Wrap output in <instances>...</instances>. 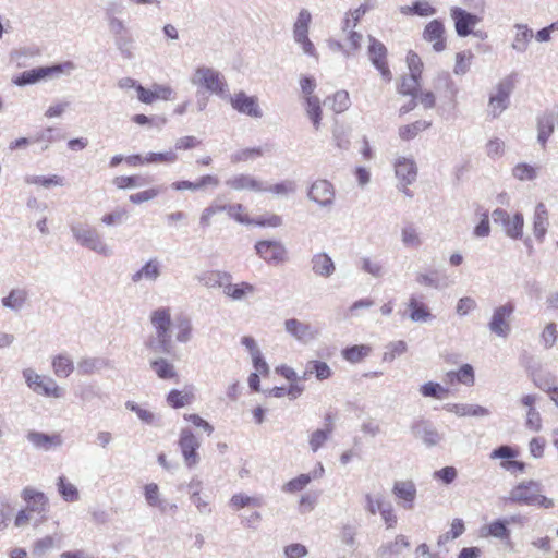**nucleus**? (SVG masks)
<instances>
[{
  "mask_svg": "<svg viewBox=\"0 0 558 558\" xmlns=\"http://www.w3.org/2000/svg\"><path fill=\"white\" fill-rule=\"evenodd\" d=\"M191 83L222 99H229L235 110L244 112V93L240 92L235 98H232L223 75L216 69L198 66L191 77Z\"/></svg>",
  "mask_w": 558,
  "mask_h": 558,
  "instance_id": "nucleus-1",
  "label": "nucleus"
},
{
  "mask_svg": "<svg viewBox=\"0 0 558 558\" xmlns=\"http://www.w3.org/2000/svg\"><path fill=\"white\" fill-rule=\"evenodd\" d=\"M150 323L155 328L156 335L151 336L146 347L158 354H170L173 350V344L170 335L171 326V312L169 307H159L151 312Z\"/></svg>",
  "mask_w": 558,
  "mask_h": 558,
  "instance_id": "nucleus-2",
  "label": "nucleus"
},
{
  "mask_svg": "<svg viewBox=\"0 0 558 558\" xmlns=\"http://www.w3.org/2000/svg\"><path fill=\"white\" fill-rule=\"evenodd\" d=\"M75 69L76 65L72 61H65L49 66H38L22 72L20 75L13 78V83L17 86L32 85L38 83L41 80L58 77L61 74L69 75Z\"/></svg>",
  "mask_w": 558,
  "mask_h": 558,
  "instance_id": "nucleus-3",
  "label": "nucleus"
},
{
  "mask_svg": "<svg viewBox=\"0 0 558 558\" xmlns=\"http://www.w3.org/2000/svg\"><path fill=\"white\" fill-rule=\"evenodd\" d=\"M71 232L82 246L106 257L112 255V248L102 241L99 232L95 228L77 223L71 227Z\"/></svg>",
  "mask_w": 558,
  "mask_h": 558,
  "instance_id": "nucleus-4",
  "label": "nucleus"
},
{
  "mask_svg": "<svg viewBox=\"0 0 558 558\" xmlns=\"http://www.w3.org/2000/svg\"><path fill=\"white\" fill-rule=\"evenodd\" d=\"M514 89V82L512 76H506L495 87V93L489 96L488 114L496 119L498 118L510 104V95Z\"/></svg>",
  "mask_w": 558,
  "mask_h": 558,
  "instance_id": "nucleus-5",
  "label": "nucleus"
},
{
  "mask_svg": "<svg viewBox=\"0 0 558 558\" xmlns=\"http://www.w3.org/2000/svg\"><path fill=\"white\" fill-rule=\"evenodd\" d=\"M492 217L495 223H500L504 228L507 236L518 240L522 238L524 218L521 213H515L513 217L501 208H497L492 213Z\"/></svg>",
  "mask_w": 558,
  "mask_h": 558,
  "instance_id": "nucleus-6",
  "label": "nucleus"
},
{
  "mask_svg": "<svg viewBox=\"0 0 558 558\" xmlns=\"http://www.w3.org/2000/svg\"><path fill=\"white\" fill-rule=\"evenodd\" d=\"M257 255L268 264L279 265L288 260L286 246L279 241L263 240L256 243Z\"/></svg>",
  "mask_w": 558,
  "mask_h": 558,
  "instance_id": "nucleus-7",
  "label": "nucleus"
},
{
  "mask_svg": "<svg viewBox=\"0 0 558 558\" xmlns=\"http://www.w3.org/2000/svg\"><path fill=\"white\" fill-rule=\"evenodd\" d=\"M541 484L534 481L522 482L514 486L509 495V501L526 506H536Z\"/></svg>",
  "mask_w": 558,
  "mask_h": 558,
  "instance_id": "nucleus-8",
  "label": "nucleus"
},
{
  "mask_svg": "<svg viewBox=\"0 0 558 558\" xmlns=\"http://www.w3.org/2000/svg\"><path fill=\"white\" fill-rule=\"evenodd\" d=\"M411 432L415 438L428 447L438 446L444 440V435L438 432L435 425L426 420H420L412 424Z\"/></svg>",
  "mask_w": 558,
  "mask_h": 558,
  "instance_id": "nucleus-9",
  "label": "nucleus"
},
{
  "mask_svg": "<svg viewBox=\"0 0 558 558\" xmlns=\"http://www.w3.org/2000/svg\"><path fill=\"white\" fill-rule=\"evenodd\" d=\"M368 57L372 64L380 72L381 77L390 82L392 74L387 65V49L383 43L369 36Z\"/></svg>",
  "mask_w": 558,
  "mask_h": 558,
  "instance_id": "nucleus-10",
  "label": "nucleus"
},
{
  "mask_svg": "<svg viewBox=\"0 0 558 558\" xmlns=\"http://www.w3.org/2000/svg\"><path fill=\"white\" fill-rule=\"evenodd\" d=\"M513 311L514 307L511 304L496 307L488 324L490 332L498 337L507 338L510 333L509 318Z\"/></svg>",
  "mask_w": 558,
  "mask_h": 558,
  "instance_id": "nucleus-11",
  "label": "nucleus"
},
{
  "mask_svg": "<svg viewBox=\"0 0 558 558\" xmlns=\"http://www.w3.org/2000/svg\"><path fill=\"white\" fill-rule=\"evenodd\" d=\"M307 197L320 207H331L335 203V187L327 180H316L312 183Z\"/></svg>",
  "mask_w": 558,
  "mask_h": 558,
  "instance_id": "nucleus-12",
  "label": "nucleus"
},
{
  "mask_svg": "<svg viewBox=\"0 0 558 558\" xmlns=\"http://www.w3.org/2000/svg\"><path fill=\"white\" fill-rule=\"evenodd\" d=\"M450 16L454 22L456 32L460 37L469 36L472 33V28L481 21L477 15L459 7H452L450 9Z\"/></svg>",
  "mask_w": 558,
  "mask_h": 558,
  "instance_id": "nucleus-13",
  "label": "nucleus"
},
{
  "mask_svg": "<svg viewBox=\"0 0 558 558\" xmlns=\"http://www.w3.org/2000/svg\"><path fill=\"white\" fill-rule=\"evenodd\" d=\"M179 446L186 465L189 468L196 465L199 460L197 453L199 441L190 429H182L180 434Z\"/></svg>",
  "mask_w": 558,
  "mask_h": 558,
  "instance_id": "nucleus-14",
  "label": "nucleus"
},
{
  "mask_svg": "<svg viewBox=\"0 0 558 558\" xmlns=\"http://www.w3.org/2000/svg\"><path fill=\"white\" fill-rule=\"evenodd\" d=\"M416 493V486L412 481H396L392 487V494L399 500V506L405 510L414 508Z\"/></svg>",
  "mask_w": 558,
  "mask_h": 558,
  "instance_id": "nucleus-15",
  "label": "nucleus"
},
{
  "mask_svg": "<svg viewBox=\"0 0 558 558\" xmlns=\"http://www.w3.org/2000/svg\"><path fill=\"white\" fill-rule=\"evenodd\" d=\"M424 40L433 44V49L436 52H441L446 49L445 26L440 20H433L426 24L423 31Z\"/></svg>",
  "mask_w": 558,
  "mask_h": 558,
  "instance_id": "nucleus-16",
  "label": "nucleus"
},
{
  "mask_svg": "<svg viewBox=\"0 0 558 558\" xmlns=\"http://www.w3.org/2000/svg\"><path fill=\"white\" fill-rule=\"evenodd\" d=\"M162 264L158 257L149 258L137 271L132 274L134 283L142 281L156 282L161 276Z\"/></svg>",
  "mask_w": 558,
  "mask_h": 558,
  "instance_id": "nucleus-17",
  "label": "nucleus"
},
{
  "mask_svg": "<svg viewBox=\"0 0 558 558\" xmlns=\"http://www.w3.org/2000/svg\"><path fill=\"white\" fill-rule=\"evenodd\" d=\"M26 439L35 449L44 451L60 447L63 442L59 434L49 435L37 430H29L26 434Z\"/></svg>",
  "mask_w": 558,
  "mask_h": 558,
  "instance_id": "nucleus-18",
  "label": "nucleus"
},
{
  "mask_svg": "<svg viewBox=\"0 0 558 558\" xmlns=\"http://www.w3.org/2000/svg\"><path fill=\"white\" fill-rule=\"evenodd\" d=\"M284 328L288 333L303 343L314 340L317 336V331L314 330L310 324L300 322L296 318L287 319L284 322Z\"/></svg>",
  "mask_w": 558,
  "mask_h": 558,
  "instance_id": "nucleus-19",
  "label": "nucleus"
},
{
  "mask_svg": "<svg viewBox=\"0 0 558 558\" xmlns=\"http://www.w3.org/2000/svg\"><path fill=\"white\" fill-rule=\"evenodd\" d=\"M312 272L322 278H329L336 271L332 258L325 252L315 253L310 260Z\"/></svg>",
  "mask_w": 558,
  "mask_h": 558,
  "instance_id": "nucleus-20",
  "label": "nucleus"
},
{
  "mask_svg": "<svg viewBox=\"0 0 558 558\" xmlns=\"http://www.w3.org/2000/svg\"><path fill=\"white\" fill-rule=\"evenodd\" d=\"M395 172L399 182L412 184L417 178V167L413 159L400 157L395 162Z\"/></svg>",
  "mask_w": 558,
  "mask_h": 558,
  "instance_id": "nucleus-21",
  "label": "nucleus"
},
{
  "mask_svg": "<svg viewBox=\"0 0 558 558\" xmlns=\"http://www.w3.org/2000/svg\"><path fill=\"white\" fill-rule=\"evenodd\" d=\"M21 497L27 504V510L31 512L41 513L46 511L48 505V498L43 492L36 490L33 487H25Z\"/></svg>",
  "mask_w": 558,
  "mask_h": 558,
  "instance_id": "nucleus-22",
  "label": "nucleus"
},
{
  "mask_svg": "<svg viewBox=\"0 0 558 558\" xmlns=\"http://www.w3.org/2000/svg\"><path fill=\"white\" fill-rule=\"evenodd\" d=\"M549 215L546 206L543 203H538L535 207L533 217V233L538 241H543L548 226Z\"/></svg>",
  "mask_w": 558,
  "mask_h": 558,
  "instance_id": "nucleus-23",
  "label": "nucleus"
},
{
  "mask_svg": "<svg viewBox=\"0 0 558 558\" xmlns=\"http://www.w3.org/2000/svg\"><path fill=\"white\" fill-rule=\"evenodd\" d=\"M246 350L248 351L253 367L255 368V372L259 373L263 376H267L269 374V365L265 361L264 355L262 354L256 341L251 338L246 337Z\"/></svg>",
  "mask_w": 558,
  "mask_h": 558,
  "instance_id": "nucleus-24",
  "label": "nucleus"
},
{
  "mask_svg": "<svg viewBox=\"0 0 558 558\" xmlns=\"http://www.w3.org/2000/svg\"><path fill=\"white\" fill-rule=\"evenodd\" d=\"M556 117L554 112L546 111L537 118V141L545 147L548 138L554 132Z\"/></svg>",
  "mask_w": 558,
  "mask_h": 558,
  "instance_id": "nucleus-25",
  "label": "nucleus"
},
{
  "mask_svg": "<svg viewBox=\"0 0 558 558\" xmlns=\"http://www.w3.org/2000/svg\"><path fill=\"white\" fill-rule=\"evenodd\" d=\"M28 300V291L24 288L12 289L1 301L2 306L14 312L21 311Z\"/></svg>",
  "mask_w": 558,
  "mask_h": 558,
  "instance_id": "nucleus-26",
  "label": "nucleus"
},
{
  "mask_svg": "<svg viewBox=\"0 0 558 558\" xmlns=\"http://www.w3.org/2000/svg\"><path fill=\"white\" fill-rule=\"evenodd\" d=\"M444 409L458 416H487L489 414L488 409L477 404L447 403Z\"/></svg>",
  "mask_w": 558,
  "mask_h": 558,
  "instance_id": "nucleus-27",
  "label": "nucleus"
},
{
  "mask_svg": "<svg viewBox=\"0 0 558 558\" xmlns=\"http://www.w3.org/2000/svg\"><path fill=\"white\" fill-rule=\"evenodd\" d=\"M197 280L208 289L222 288L230 274L220 270H206L197 275Z\"/></svg>",
  "mask_w": 558,
  "mask_h": 558,
  "instance_id": "nucleus-28",
  "label": "nucleus"
},
{
  "mask_svg": "<svg viewBox=\"0 0 558 558\" xmlns=\"http://www.w3.org/2000/svg\"><path fill=\"white\" fill-rule=\"evenodd\" d=\"M108 367H110V361L99 356L83 357L77 363V372L81 375H92Z\"/></svg>",
  "mask_w": 558,
  "mask_h": 558,
  "instance_id": "nucleus-29",
  "label": "nucleus"
},
{
  "mask_svg": "<svg viewBox=\"0 0 558 558\" xmlns=\"http://www.w3.org/2000/svg\"><path fill=\"white\" fill-rule=\"evenodd\" d=\"M514 28L517 32L511 47L518 52H524L526 51L529 44L533 38V31L525 24H515Z\"/></svg>",
  "mask_w": 558,
  "mask_h": 558,
  "instance_id": "nucleus-30",
  "label": "nucleus"
},
{
  "mask_svg": "<svg viewBox=\"0 0 558 558\" xmlns=\"http://www.w3.org/2000/svg\"><path fill=\"white\" fill-rule=\"evenodd\" d=\"M52 368L57 377L66 378L74 371V364L68 354H58L52 360Z\"/></svg>",
  "mask_w": 558,
  "mask_h": 558,
  "instance_id": "nucleus-31",
  "label": "nucleus"
},
{
  "mask_svg": "<svg viewBox=\"0 0 558 558\" xmlns=\"http://www.w3.org/2000/svg\"><path fill=\"white\" fill-rule=\"evenodd\" d=\"M150 367L160 379H172L177 377L174 365L166 359L159 357L150 361Z\"/></svg>",
  "mask_w": 558,
  "mask_h": 558,
  "instance_id": "nucleus-32",
  "label": "nucleus"
},
{
  "mask_svg": "<svg viewBox=\"0 0 558 558\" xmlns=\"http://www.w3.org/2000/svg\"><path fill=\"white\" fill-rule=\"evenodd\" d=\"M408 307L410 308V319L412 322L424 323L429 320L433 315L424 304H420L416 296L412 295L409 299Z\"/></svg>",
  "mask_w": 558,
  "mask_h": 558,
  "instance_id": "nucleus-33",
  "label": "nucleus"
},
{
  "mask_svg": "<svg viewBox=\"0 0 558 558\" xmlns=\"http://www.w3.org/2000/svg\"><path fill=\"white\" fill-rule=\"evenodd\" d=\"M283 220L282 217L276 214L266 213L258 217L250 218L246 215V226L253 225L263 228H278L282 226Z\"/></svg>",
  "mask_w": 558,
  "mask_h": 558,
  "instance_id": "nucleus-34",
  "label": "nucleus"
},
{
  "mask_svg": "<svg viewBox=\"0 0 558 558\" xmlns=\"http://www.w3.org/2000/svg\"><path fill=\"white\" fill-rule=\"evenodd\" d=\"M367 1L368 0H365V3H362L359 8L347 12L342 22L343 32L356 27L360 20L369 11L371 7L367 4Z\"/></svg>",
  "mask_w": 558,
  "mask_h": 558,
  "instance_id": "nucleus-35",
  "label": "nucleus"
},
{
  "mask_svg": "<svg viewBox=\"0 0 558 558\" xmlns=\"http://www.w3.org/2000/svg\"><path fill=\"white\" fill-rule=\"evenodd\" d=\"M105 16L113 39L130 32L124 21L114 16L111 9H106Z\"/></svg>",
  "mask_w": 558,
  "mask_h": 558,
  "instance_id": "nucleus-36",
  "label": "nucleus"
},
{
  "mask_svg": "<svg viewBox=\"0 0 558 558\" xmlns=\"http://www.w3.org/2000/svg\"><path fill=\"white\" fill-rule=\"evenodd\" d=\"M113 41L116 48L123 59L131 60L134 58V38L130 32L125 35L114 38Z\"/></svg>",
  "mask_w": 558,
  "mask_h": 558,
  "instance_id": "nucleus-37",
  "label": "nucleus"
},
{
  "mask_svg": "<svg viewBox=\"0 0 558 558\" xmlns=\"http://www.w3.org/2000/svg\"><path fill=\"white\" fill-rule=\"evenodd\" d=\"M401 242L409 248H418L422 245V239L414 225L409 223L401 229Z\"/></svg>",
  "mask_w": 558,
  "mask_h": 558,
  "instance_id": "nucleus-38",
  "label": "nucleus"
},
{
  "mask_svg": "<svg viewBox=\"0 0 558 558\" xmlns=\"http://www.w3.org/2000/svg\"><path fill=\"white\" fill-rule=\"evenodd\" d=\"M262 506V498H251L246 496V513L250 511V514H246V526L256 529L259 524L262 515L257 510H255V508H259Z\"/></svg>",
  "mask_w": 558,
  "mask_h": 558,
  "instance_id": "nucleus-39",
  "label": "nucleus"
},
{
  "mask_svg": "<svg viewBox=\"0 0 558 558\" xmlns=\"http://www.w3.org/2000/svg\"><path fill=\"white\" fill-rule=\"evenodd\" d=\"M432 125L430 122L425 120H417L411 124L403 125L399 129V136L403 141H410L417 136L418 133L428 129Z\"/></svg>",
  "mask_w": 558,
  "mask_h": 558,
  "instance_id": "nucleus-40",
  "label": "nucleus"
},
{
  "mask_svg": "<svg viewBox=\"0 0 558 558\" xmlns=\"http://www.w3.org/2000/svg\"><path fill=\"white\" fill-rule=\"evenodd\" d=\"M144 496L147 504L151 507H158L161 512H167V501L160 499L159 497V488L155 483H150L145 485L144 487Z\"/></svg>",
  "mask_w": 558,
  "mask_h": 558,
  "instance_id": "nucleus-41",
  "label": "nucleus"
},
{
  "mask_svg": "<svg viewBox=\"0 0 558 558\" xmlns=\"http://www.w3.org/2000/svg\"><path fill=\"white\" fill-rule=\"evenodd\" d=\"M306 102V113L308 118L312 120L314 129L318 130L320 126V120H322V108H320V100L316 96H308L305 98Z\"/></svg>",
  "mask_w": 558,
  "mask_h": 558,
  "instance_id": "nucleus-42",
  "label": "nucleus"
},
{
  "mask_svg": "<svg viewBox=\"0 0 558 558\" xmlns=\"http://www.w3.org/2000/svg\"><path fill=\"white\" fill-rule=\"evenodd\" d=\"M403 14H414L418 16H430L436 13V9L432 7L427 1L417 0L412 5L401 8Z\"/></svg>",
  "mask_w": 558,
  "mask_h": 558,
  "instance_id": "nucleus-43",
  "label": "nucleus"
},
{
  "mask_svg": "<svg viewBox=\"0 0 558 558\" xmlns=\"http://www.w3.org/2000/svg\"><path fill=\"white\" fill-rule=\"evenodd\" d=\"M23 376L26 380L27 386L37 393L44 395V387H49L53 384L52 379L45 383L40 375L36 374L33 369L26 368L23 371Z\"/></svg>",
  "mask_w": 558,
  "mask_h": 558,
  "instance_id": "nucleus-44",
  "label": "nucleus"
},
{
  "mask_svg": "<svg viewBox=\"0 0 558 558\" xmlns=\"http://www.w3.org/2000/svg\"><path fill=\"white\" fill-rule=\"evenodd\" d=\"M57 486L59 494L65 501L73 502L78 500L80 493L77 488L72 483L66 482L65 476L61 475L58 477Z\"/></svg>",
  "mask_w": 558,
  "mask_h": 558,
  "instance_id": "nucleus-45",
  "label": "nucleus"
},
{
  "mask_svg": "<svg viewBox=\"0 0 558 558\" xmlns=\"http://www.w3.org/2000/svg\"><path fill=\"white\" fill-rule=\"evenodd\" d=\"M361 269L376 279L383 278L387 272L385 266L379 260L369 257L361 258Z\"/></svg>",
  "mask_w": 558,
  "mask_h": 558,
  "instance_id": "nucleus-46",
  "label": "nucleus"
},
{
  "mask_svg": "<svg viewBox=\"0 0 558 558\" xmlns=\"http://www.w3.org/2000/svg\"><path fill=\"white\" fill-rule=\"evenodd\" d=\"M438 80L444 81V90L446 94V97L449 98V101L453 108L457 107V95L459 93V87L457 84L452 81L450 77V74L448 72H440L438 73Z\"/></svg>",
  "mask_w": 558,
  "mask_h": 558,
  "instance_id": "nucleus-47",
  "label": "nucleus"
},
{
  "mask_svg": "<svg viewBox=\"0 0 558 558\" xmlns=\"http://www.w3.org/2000/svg\"><path fill=\"white\" fill-rule=\"evenodd\" d=\"M24 181L26 184H35L40 185L46 189L54 185V186H62L64 184L63 179L57 174L50 175V177H44V175H26L24 178Z\"/></svg>",
  "mask_w": 558,
  "mask_h": 558,
  "instance_id": "nucleus-48",
  "label": "nucleus"
},
{
  "mask_svg": "<svg viewBox=\"0 0 558 558\" xmlns=\"http://www.w3.org/2000/svg\"><path fill=\"white\" fill-rule=\"evenodd\" d=\"M371 353V347L365 344L352 345L342 351L343 357L351 363H359Z\"/></svg>",
  "mask_w": 558,
  "mask_h": 558,
  "instance_id": "nucleus-49",
  "label": "nucleus"
},
{
  "mask_svg": "<svg viewBox=\"0 0 558 558\" xmlns=\"http://www.w3.org/2000/svg\"><path fill=\"white\" fill-rule=\"evenodd\" d=\"M487 534L498 539H509L510 530L508 529V521L504 519H497L487 525Z\"/></svg>",
  "mask_w": 558,
  "mask_h": 558,
  "instance_id": "nucleus-50",
  "label": "nucleus"
},
{
  "mask_svg": "<svg viewBox=\"0 0 558 558\" xmlns=\"http://www.w3.org/2000/svg\"><path fill=\"white\" fill-rule=\"evenodd\" d=\"M63 135H56V130L51 126L38 132L35 134V136L32 138V142L34 143H45V145L41 147V150L48 149L49 145L58 140H63Z\"/></svg>",
  "mask_w": 558,
  "mask_h": 558,
  "instance_id": "nucleus-51",
  "label": "nucleus"
},
{
  "mask_svg": "<svg viewBox=\"0 0 558 558\" xmlns=\"http://www.w3.org/2000/svg\"><path fill=\"white\" fill-rule=\"evenodd\" d=\"M409 542L405 536L398 535L393 543L381 546L378 551L381 557L388 554L399 555L403 548L409 547Z\"/></svg>",
  "mask_w": 558,
  "mask_h": 558,
  "instance_id": "nucleus-52",
  "label": "nucleus"
},
{
  "mask_svg": "<svg viewBox=\"0 0 558 558\" xmlns=\"http://www.w3.org/2000/svg\"><path fill=\"white\" fill-rule=\"evenodd\" d=\"M408 347L403 340L392 341L386 345V351L383 355V361L392 362L397 356L402 355Z\"/></svg>",
  "mask_w": 558,
  "mask_h": 558,
  "instance_id": "nucleus-53",
  "label": "nucleus"
},
{
  "mask_svg": "<svg viewBox=\"0 0 558 558\" xmlns=\"http://www.w3.org/2000/svg\"><path fill=\"white\" fill-rule=\"evenodd\" d=\"M125 408L134 413H136L137 417L148 425L156 424V415L149 410L141 408L137 403L134 401H126Z\"/></svg>",
  "mask_w": 558,
  "mask_h": 558,
  "instance_id": "nucleus-54",
  "label": "nucleus"
},
{
  "mask_svg": "<svg viewBox=\"0 0 558 558\" xmlns=\"http://www.w3.org/2000/svg\"><path fill=\"white\" fill-rule=\"evenodd\" d=\"M558 338L557 325L555 323H548L542 333L541 343L545 349H550L555 345Z\"/></svg>",
  "mask_w": 558,
  "mask_h": 558,
  "instance_id": "nucleus-55",
  "label": "nucleus"
},
{
  "mask_svg": "<svg viewBox=\"0 0 558 558\" xmlns=\"http://www.w3.org/2000/svg\"><path fill=\"white\" fill-rule=\"evenodd\" d=\"M331 435L332 434H330V429L325 430L323 428H318V429L314 430L310 435V439H308V445H310L311 450L313 452L318 451L324 446V444L331 437Z\"/></svg>",
  "mask_w": 558,
  "mask_h": 558,
  "instance_id": "nucleus-56",
  "label": "nucleus"
},
{
  "mask_svg": "<svg viewBox=\"0 0 558 558\" xmlns=\"http://www.w3.org/2000/svg\"><path fill=\"white\" fill-rule=\"evenodd\" d=\"M420 392L424 397L441 399L444 395L448 393V389L438 383L428 381L420 387Z\"/></svg>",
  "mask_w": 558,
  "mask_h": 558,
  "instance_id": "nucleus-57",
  "label": "nucleus"
},
{
  "mask_svg": "<svg viewBox=\"0 0 558 558\" xmlns=\"http://www.w3.org/2000/svg\"><path fill=\"white\" fill-rule=\"evenodd\" d=\"M512 174L515 179H518L520 181H525V180L532 181L537 177V171H536V168L522 162V163H518L513 168Z\"/></svg>",
  "mask_w": 558,
  "mask_h": 558,
  "instance_id": "nucleus-58",
  "label": "nucleus"
},
{
  "mask_svg": "<svg viewBox=\"0 0 558 558\" xmlns=\"http://www.w3.org/2000/svg\"><path fill=\"white\" fill-rule=\"evenodd\" d=\"M113 183L116 184V186L118 189H130V187L143 186L147 182L144 178H142L140 175H130V177L121 175V177L114 178Z\"/></svg>",
  "mask_w": 558,
  "mask_h": 558,
  "instance_id": "nucleus-59",
  "label": "nucleus"
},
{
  "mask_svg": "<svg viewBox=\"0 0 558 558\" xmlns=\"http://www.w3.org/2000/svg\"><path fill=\"white\" fill-rule=\"evenodd\" d=\"M420 76L410 74L409 77H404L402 84L399 87V93L402 95H410L417 97V88L420 86Z\"/></svg>",
  "mask_w": 558,
  "mask_h": 558,
  "instance_id": "nucleus-60",
  "label": "nucleus"
},
{
  "mask_svg": "<svg viewBox=\"0 0 558 558\" xmlns=\"http://www.w3.org/2000/svg\"><path fill=\"white\" fill-rule=\"evenodd\" d=\"M307 372L314 373L319 380L327 379L331 376V369L327 363L322 361H311L307 364Z\"/></svg>",
  "mask_w": 558,
  "mask_h": 558,
  "instance_id": "nucleus-61",
  "label": "nucleus"
},
{
  "mask_svg": "<svg viewBox=\"0 0 558 558\" xmlns=\"http://www.w3.org/2000/svg\"><path fill=\"white\" fill-rule=\"evenodd\" d=\"M76 396L84 403L92 402L101 397L99 388L92 384L81 386Z\"/></svg>",
  "mask_w": 558,
  "mask_h": 558,
  "instance_id": "nucleus-62",
  "label": "nucleus"
},
{
  "mask_svg": "<svg viewBox=\"0 0 558 558\" xmlns=\"http://www.w3.org/2000/svg\"><path fill=\"white\" fill-rule=\"evenodd\" d=\"M296 191V184L292 180H286L276 184H269L268 192L278 196H288Z\"/></svg>",
  "mask_w": 558,
  "mask_h": 558,
  "instance_id": "nucleus-63",
  "label": "nucleus"
},
{
  "mask_svg": "<svg viewBox=\"0 0 558 558\" xmlns=\"http://www.w3.org/2000/svg\"><path fill=\"white\" fill-rule=\"evenodd\" d=\"M472 58H473V54L470 51L468 54L464 51L458 52L456 54V64L453 68L454 74L456 75H464L470 70Z\"/></svg>",
  "mask_w": 558,
  "mask_h": 558,
  "instance_id": "nucleus-64",
  "label": "nucleus"
}]
</instances>
